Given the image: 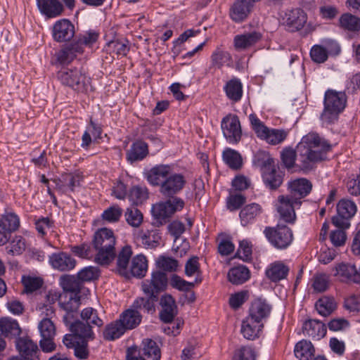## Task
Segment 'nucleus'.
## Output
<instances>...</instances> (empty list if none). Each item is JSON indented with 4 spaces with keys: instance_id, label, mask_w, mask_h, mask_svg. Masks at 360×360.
Returning a JSON list of instances; mask_svg holds the SVG:
<instances>
[{
    "instance_id": "obj_1",
    "label": "nucleus",
    "mask_w": 360,
    "mask_h": 360,
    "mask_svg": "<svg viewBox=\"0 0 360 360\" xmlns=\"http://www.w3.org/2000/svg\"><path fill=\"white\" fill-rule=\"evenodd\" d=\"M148 182L153 186L160 187V193L169 199L160 202L152 208L154 217L153 224L159 227L165 224L172 216L176 212L181 211L184 205V201L176 196L184 188L186 180L181 173L173 172L170 165H156L145 173Z\"/></svg>"
},
{
    "instance_id": "obj_2",
    "label": "nucleus",
    "mask_w": 360,
    "mask_h": 360,
    "mask_svg": "<svg viewBox=\"0 0 360 360\" xmlns=\"http://www.w3.org/2000/svg\"><path fill=\"white\" fill-rule=\"evenodd\" d=\"M331 149L332 146L328 141L316 132H310L302 138L297 146V150L285 148L281 158L287 169L296 167L303 173H308L314 169L317 163L327 159V153Z\"/></svg>"
},
{
    "instance_id": "obj_3",
    "label": "nucleus",
    "mask_w": 360,
    "mask_h": 360,
    "mask_svg": "<svg viewBox=\"0 0 360 360\" xmlns=\"http://www.w3.org/2000/svg\"><path fill=\"white\" fill-rule=\"evenodd\" d=\"M312 187V183L306 178H298L288 182V194L278 197L276 210L281 220L287 224H295L297 219L295 209L301 206V200L311 193Z\"/></svg>"
},
{
    "instance_id": "obj_4",
    "label": "nucleus",
    "mask_w": 360,
    "mask_h": 360,
    "mask_svg": "<svg viewBox=\"0 0 360 360\" xmlns=\"http://www.w3.org/2000/svg\"><path fill=\"white\" fill-rule=\"evenodd\" d=\"M70 331L71 334H66L63 337L64 345L74 349V355L78 359H87L89 356V341L96 338L93 330L78 322L72 326Z\"/></svg>"
},
{
    "instance_id": "obj_5",
    "label": "nucleus",
    "mask_w": 360,
    "mask_h": 360,
    "mask_svg": "<svg viewBox=\"0 0 360 360\" xmlns=\"http://www.w3.org/2000/svg\"><path fill=\"white\" fill-rule=\"evenodd\" d=\"M115 243L116 239L111 229H98L94 234L91 243L94 252H97L94 262L101 266L109 265L116 257Z\"/></svg>"
},
{
    "instance_id": "obj_6",
    "label": "nucleus",
    "mask_w": 360,
    "mask_h": 360,
    "mask_svg": "<svg viewBox=\"0 0 360 360\" xmlns=\"http://www.w3.org/2000/svg\"><path fill=\"white\" fill-rule=\"evenodd\" d=\"M57 78L63 85L78 92L86 93L92 89L91 78L80 69L63 68L57 72Z\"/></svg>"
},
{
    "instance_id": "obj_7",
    "label": "nucleus",
    "mask_w": 360,
    "mask_h": 360,
    "mask_svg": "<svg viewBox=\"0 0 360 360\" xmlns=\"http://www.w3.org/2000/svg\"><path fill=\"white\" fill-rule=\"evenodd\" d=\"M263 233L269 243L280 250L287 249L294 240L292 230L283 223H278L276 226H266Z\"/></svg>"
},
{
    "instance_id": "obj_8",
    "label": "nucleus",
    "mask_w": 360,
    "mask_h": 360,
    "mask_svg": "<svg viewBox=\"0 0 360 360\" xmlns=\"http://www.w3.org/2000/svg\"><path fill=\"white\" fill-rule=\"evenodd\" d=\"M250 121L257 136L262 140H264L269 144L278 145L282 143L288 136V132L284 129L267 127L256 116V114H250Z\"/></svg>"
},
{
    "instance_id": "obj_9",
    "label": "nucleus",
    "mask_w": 360,
    "mask_h": 360,
    "mask_svg": "<svg viewBox=\"0 0 360 360\" xmlns=\"http://www.w3.org/2000/svg\"><path fill=\"white\" fill-rule=\"evenodd\" d=\"M160 349L157 342L150 338L143 339L141 346L128 347L126 352V360L135 358L136 360H160Z\"/></svg>"
},
{
    "instance_id": "obj_10",
    "label": "nucleus",
    "mask_w": 360,
    "mask_h": 360,
    "mask_svg": "<svg viewBox=\"0 0 360 360\" xmlns=\"http://www.w3.org/2000/svg\"><path fill=\"white\" fill-rule=\"evenodd\" d=\"M337 214L332 217V224L338 229H347L350 219L357 211L355 202L349 199H341L337 204Z\"/></svg>"
},
{
    "instance_id": "obj_11",
    "label": "nucleus",
    "mask_w": 360,
    "mask_h": 360,
    "mask_svg": "<svg viewBox=\"0 0 360 360\" xmlns=\"http://www.w3.org/2000/svg\"><path fill=\"white\" fill-rule=\"evenodd\" d=\"M221 130L228 143L238 144L242 138L241 125L236 115L227 114L221 121Z\"/></svg>"
},
{
    "instance_id": "obj_12",
    "label": "nucleus",
    "mask_w": 360,
    "mask_h": 360,
    "mask_svg": "<svg viewBox=\"0 0 360 360\" xmlns=\"http://www.w3.org/2000/svg\"><path fill=\"white\" fill-rule=\"evenodd\" d=\"M167 285V274L161 270H154L151 273L150 279L142 281L141 290L143 293H153L159 296L160 292L166 290Z\"/></svg>"
},
{
    "instance_id": "obj_13",
    "label": "nucleus",
    "mask_w": 360,
    "mask_h": 360,
    "mask_svg": "<svg viewBox=\"0 0 360 360\" xmlns=\"http://www.w3.org/2000/svg\"><path fill=\"white\" fill-rule=\"evenodd\" d=\"M347 102V97L345 92L328 89L324 95L323 112H342Z\"/></svg>"
},
{
    "instance_id": "obj_14",
    "label": "nucleus",
    "mask_w": 360,
    "mask_h": 360,
    "mask_svg": "<svg viewBox=\"0 0 360 360\" xmlns=\"http://www.w3.org/2000/svg\"><path fill=\"white\" fill-rule=\"evenodd\" d=\"M305 12L299 8L287 11L283 17V25L292 32L301 30L307 22Z\"/></svg>"
},
{
    "instance_id": "obj_15",
    "label": "nucleus",
    "mask_w": 360,
    "mask_h": 360,
    "mask_svg": "<svg viewBox=\"0 0 360 360\" xmlns=\"http://www.w3.org/2000/svg\"><path fill=\"white\" fill-rule=\"evenodd\" d=\"M68 300L60 301L59 305L62 309L65 311L63 319L65 325L70 329V325L75 321L78 315V309L81 304V295H76V297L69 295L66 297Z\"/></svg>"
},
{
    "instance_id": "obj_16",
    "label": "nucleus",
    "mask_w": 360,
    "mask_h": 360,
    "mask_svg": "<svg viewBox=\"0 0 360 360\" xmlns=\"http://www.w3.org/2000/svg\"><path fill=\"white\" fill-rule=\"evenodd\" d=\"M271 309V305L268 303L266 300L261 297L257 298L252 302L247 317L257 323H263V321L269 316Z\"/></svg>"
},
{
    "instance_id": "obj_17",
    "label": "nucleus",
    "mask_w": 360,
    "mask_h": 360,
    "mask_svg": "<svg viewBox=\"0 0 360 360\" xmlns=\"http://www.w3.org/2000/svg\"><path fill=\"white\" fill-rule=\"evenodd\" d=\"M251 0H235L229 9L231 19L235 22H242L245 20L254 6Z\"/></svg>"
},
{
    "instance_id": "obj_18",
    "label": "nucleus",
    "mask_w": 360,
    "mask_h": 360,
    "mask_svg": "<svg viewBox=\"0 0 360 360\" xmlns=\"http://www.w3.org/2000/svg\"><path fill=\"white\" fill-rule=\"evenodd\" d=\"M15 347L20 358L24 360H38L39 352L37 345L29 337L18 338L15 340Z\"/></svg>"
},
{
    "instance_id": "obj_19",
    "label": "nucleus",
    "mask_w": 360,
    "mask_h": 360,
    "mask_svg": "<svg viewBox=\"0 0 360 360\" xmlns=\"http://www.w3.org/2000/svg\"><path fill=\"white\" fill-rule=\"evenodd\" d=\"M75 33V26L69 20L62 19L53 25L52 34L53 39L57 42L70 41Z\"/></svg>"
},
{
    "instance_id": "obj_20",
    "label": "nucleus",
    "mask_w": 360,
    "mask_h": 360,
    "mask_svg": "<svg viewBox=\"0 0 360 360\" xmlns=\"http://www.w3.org/2000/svg\"><path fill=\"white\" fill-rule=\"evenodd\" d=\"M160 304L162 307L160 319L165 323H172L178 313L175 300L171 295L167 294L162 296Z\"/></svg>"
},
{
    "instance_id": "obj_21",
    "label": "nucleus",
    "mask_w": 360,
    "mask_h": 360,
    "mask_svg": "<svg viewBox=\"0 0 360 360\" xmlns=\"http://www.w3.org/2000/svg\"><path fill=\"white\" fill-rule=\"evenodd\" d=\"M51 266L60 271H68L76 266V260L65 252H54L49 256Z\"/></svg>"
},
{
    "instance_id": "obj_22",
    "label": "nucleus",
    "mask_w": 360,
    "mask_h": 360,
    "mask_svg": "<svg viewBox=\"0 0 360 360\" xmlns=\"http://www.w3.org/2000/svg\"><path fill=\"white\" fill-rule=\"evenodd\" d=\"M60 285L65 292V297H68V294L75 297L80 295L81 291L84 285L79 279L77 275H63L60 278Z\"/></svg>"
},
{
    "instance_id": "obj_23",
    "label": "nucleus",
    "mask_w": 360,
    "mask_h": 360,
    "mask_svg": "<svg viewBox=\"0 0 360 360\" xmlns=\"http://www.w3.org/2000/svg\"><path fill=\"white\" fill-rule=\"evenodd\" d=\"M37 5L40 12L49 18L60 15L64 10L58 0H37Z\"/></svg>"
},
{
    "instance_id": "obj_24",
    "label": "nucleus",
    "mask_w": 360,
    "mask_h": 360,
    "mask_svg": "<svg viewBox=\"0 0 360 360\" xmlns=\"http://www.w3.org/2000/svg\"><path fill=\"white\" fill-rule=\"evenodd\" d=\"M290 269L282 261H276L271 263L265 271L266 276L274 283L286 278Z\"/></svg>"
},
{
    "instance_id": "obj_25",
    "label": "nucleus",
    "mask_w": 360,
    "mask_h": 360,
    "mask_svg": "<svg viewBox=\"0 0 360 360\" xmlns=\"http://www.w3.org/2000/svg\"><path fill=\"white\" fill-rule=\"evenodd\" d=\"M0 332L4 338L16 340L20 338L22 330L16 320L9 317H3L0 319Z\"/></svg>"
},
{
    "instance_id": "obj_26",
    "label": "nucleus",
    "mask_w": 360,
    "mask_h": 360,
    "mask_svg": "<svg viewBox=\"0 0 360 360\" xmlns=\"http://www.w3.org/2000/svg\"><path fill=\"white\" fill-rule=\"evenodd\" d=\"M84 49L81 48L79 44L72 41L70 44L64 46L56 54L57 60L63 65L71 63L77 54H81Z\"/></svg>"
},
{
    "instance_id": "obj_27",
    "label": "nucleus",
    "mask_w": 360,
    "mask_h": 360,
    "mask_svg": "<svg viewBox=\"0 0 360 360\" xmlns=\"http://www.w3.org/2000/svg\"><path fill=\"white\" fill-rule=\"evenodd\" d=\"M262 206L256 202L250 203L244 206L240 211L239 217L243 226L253 223L262 213Z\"/></svg>"
},
{
    "instance_id": "obj_28",
    "label": "nucleus",
    "mask_w": 360,
    "mask_h": 360,
    "mask_svg": "<svg viewBox=\"0 0 360 360\" xmlns=\"http://www.w3.org/2000/svg\"><path fill=\"white\" fill-rule=\"evenodd\" d=\"M303 333L314 339L320 340L327 332L325 323L317 319H309L302 326Z\"/></svg>"
},
{
    "instance_id": "obj_29",
    "label": "nucleus",
    "mask_w": 360,
    "mask_h": 360,
    "mask_svg": "<svg viewBox=\"0 0 360 360\" xmlns=\"http://www.w3.org/2000/svg\"><path fill=\"white\" fill-rule=\"evenodd\" d=\"M132 255V250L130 245L124 246L117 256L115 271L119 275L129 279L128 266Z\"/></svg>"
},
{
    "instance_id": "obj_30",
    "label": "nucleus",
    "mask_w": 360,
    "mask_h": 360,
    "mask_svg": "<svg viewBox=\"0 0 360 360\" xmlns=\"http://www.w3.org/2000/svg\"><path fill=\"white\" fill-rule=\"evenodd\" d=\"M148 155V144L141 140L138 139L134 141L129 150L127 151V160L130 163H134L137 161L143 160Z\"/></svg>"
},
{
    "instance_id": "obj_31",
    "label": "nucleus",
    "mask_w": 360,
    "mask_h": 360,
    "mask_svg": "<svg viewBox=\"0 0 360 360\" xmlns=\"http://www.w3.org/2000/svg\"><path fill=\"white\" fill-rule=\"evenodd\" d=\"M80 317L82 320H79L77 318V319L71 323L70 329L72 328V326L78 322L85 326L89 327L91 330H92L91 325H95L99 328L103 325V321L98 317L97 311L92 307H86L84 309L81 311Z\"/></svg>"
},
{
    "instance_id": "obj_32",
    "label": "nucleus",
    "mask_w": 360,
    "mask_h": 360,
    "mask_svg": "<svg viewBox=\"0 0 360 360\" xmlns=\"http://www.w3.org/2000/svg\"><path fill=\"white\" fill-rule=\"evenodd\" d=\"M263 328L264 323H257L255 320L246 317L242 322L240 331L245 339L254 340L259 337Z\"/></svg>"
},
{
    "instance_id": "obj_33",
    "label": "nucleus",
    "mask_w": 360,
    "mask_h": 360,
    "mask_svg": "<svg viewBox=\"0 0 360 360\" xmlns=\"http://www.w3.org/2000/svg\"><path fill=\"white\" fill-rule=\"evenodd\" d=\"M284 173L277 170L274 165L262 174L263 181L266 188L271 191L277 190L283 182Z\"/></svg>"
},
{
    "instance_id": "obj_34",
    "label": "nucleus",
    "mask_w": 360,
    "mask_h": 360,
    "mask_svg": "<svg viewBox=\"0 0 360 360\" xmlns=\"http://www.w3.org/2000/svg\"><path fill=\"white\" fill-rule=\"evenodd\" d=\"M262 34L255 31L243 34H238L234 37V46L236 49H247L255 45L262 39Z\"/></svg>"
},
{
    "instance_id": "obj_35",
    "label": "nucleus",
    "mask_w": 360,
    "mask_h": 360,
    "mask_svg": "<svg viewBox=\"0 0 360 360\" xmlns=\"http://www.w3.org/2000/svg\"><path fill=\"white\" fill-rule=\"evenodd\" d=\"M120 321L127 330L136 328L141 322L142 316L136 309H128L124 311L119 317Z\"/></svg>"
},
{
    "instance_id": "obj_36",
    "label": "nucleus",
    "mask_w": 360,
    "mask_h": 360,
    "mask_svg": "<svg viewBox=\"0 0 360 360\" xmlns=\"http://www.w3.org/2000/svg\"><path fill=\"white\" fill-rule=\"evenodd\" d=\"M148 270V260L143 255H138L133 257L130 269L129 270V278L131 276L137 278H143Z\"/></svg>"
},
{
    "instance_id": "obj_37",
    "label": "nucleus",
    "mask_w": 360,
    "mask_h": 360,
    "mask_svg": "<svg viewBox=\"0 0 360 360\" xmlns=\"http://www.w3.org/2000/svg\"><path fill=\"white\" fill-rule=\"evenodd\" d=\"M228 280L233 285H241L250 277V272L248 267L240 265L229 269L227 274Z\"/></svg>"
},
{
    "instance_id": "obj_38",
    "label": "nucleus",
    "mask_w": 360,
    "mask_h": 360,
    "mask_svg": "<svg viewBox=\"0 0 360 360\" xmlns=\"http://www.w3.org/2000/svg\"><path fill=\"white\" fill-rule=\"evenodd\" d=\"M127 331L120 319L106 325L103 332L105 340L113 341L120 338Z\"/></svg>"
},
{
    "instance_id": "obj_39",
    "label": "nucleus",
    "mask_w": 360,
    "mask_h": 360,
    "mask_svg": "<svg viewBox=\"0 0 360 360\" xmlns=\"http://www.w3.org/2000/svg\"><path fill=\"white\" fill-rule=\"evenodd\" d=\"M223 161L229 168L238 170L243 165V158L241 155L236 150L226 148L222 152Z\"/></svg>"
},
{
    "instance_id": "obj_40",
    "label": "nucleus",
    "mask_w": 360,
    "mask_h": 360,
    "mask_svg": "<svg viewBox=\"0 0 360 360\" xmlns=\"http://www.w3.org/2000/svg\"><path fill=\"white\" fill-rule=\"evenodd\" d=\"M146 297H140L133 302L132 307L139 309H143L146 312L155 311V303L158 301L159 296L153 293H144Z\"/></svg>"
},
{
    "instance_id": "obj_41",
    "label": "nucleus",
    "mask_w": 360,
    "mask_h": 360,
    "mask_svg": "<svg viewBox=\"0 0 360 360\" xmlns=\"http://www.w3.org/2000/svg\"><path fill=\"white\" fill-rule=\"evenodd\" d=\"M314 351L311 342L306 340L298 342L294 349L295 355L300 360H309L314 356Z\"/></svg>"
},
{
    "instance_id": "obj_42",
    "label": "nucleus",
    "mask_w": 360,
    "mask_h": 360,
    "mask_svg": "<svg viewBox=\"0 0 360 360\" xmlns=\"http://www.w3.org/2000/svg\"><path fill=\"white\" fill-rule=\"evenodd\" d=\"M224 90L227 97L233 101H239L243 96V85L238 78H233L226 84Z\"/></svg>"
},
{
    "instance_id": "obj_43",
    "label": "nucleus",
    "mask_w": 360,
    "mask_h": 360,
    "mask_svg": "<svg viewBox=\"0 0 360 360\" xmlns=\"http://www.w3.org/2000/svg\"><path fill=\"white\" fill-rule=\"evenodd\" d=\"M231 60V56L229 52L217 47L211 56V66L209 70L212 68H221L226 63Z\"/></svg>"
},
{
    "instance_id": "obj_44",
    "label": "nucleus",
    "mask_w": 360,
    "mask_h": 360,
    "mask_svg": "<svg viewBox=\"0 0 360 360\" xmlns=\"http://www.w3.org/2000/svg\"><path fill=\"white\" fill-rule=\"evenodd\" d=\"M336 307L334 299L328 297L320 298L315 304L318 313L323 316L330 315L335 310Z\"/></svg>"
},
{
    "instance_id": "obj_45",
    "label": "nucleus",
    "mask_w": 360,
    "mask_h": 360,
    "mask_svg": "<svg viewBox=\"0 0 360 360\" xmlns=\"http://www.w3.org/2000/svg\"><path fill=\"white\" fill-rule=\"evenodd\" d=\"M128 198L133 205H141L148 198V189L146 187L134 186L129 190Z\"/></svg>"
},
{
    "instance_id": "obj_46",
    "label": "nucleus",
    "mask_w": 360,
    "mask_h": 360,
    "mask_svg": "<svg viewBox=\"0 0 360 360\" xmlns=\"http://www.w3.org/2000/svg\"><path fill=\"white\" fill-rule=\"evenodd\" d=\"M141 243L146 248H155L160 245L161 236L159 230H147L141 235Z\"/></svg>"
},
{
    "instance_id": "obj_47",
    "label": "nucleus",
    "mask_w": 360,
    "mask_h": 360,
    "mask_svg": "<svg viewBox=\"0 0 360 360\" xmlns=\"http://www.w3.org/2000/svg\"><path fill=\"white\" fill-rule=\"evenodd\" d=\"M20 226V219L13 212L6 213L0 218V227L11 233L15 231Z\"/></svg>"
},
{
    "instance_id": "obj_48",
    "label": "nucleus",
    "mask_w": 360,
    "mask_h": 360,
    "mask_svg": "<svg viewBox=\"0 0 360 360\" xmlns=\"http://www.w3.org/2000/svg\"><path fill=\"white\" fill-rule=\"evenodd\" d=\"M21 283L24 287L23 292L30 294L42 287L44 280L40 277L22 276Z\"/></svg>"
},
{
    "instance_id": "obj_49",
    "label": "nucleus",
    "mask_w": 360,
    "mask_h": 360,
    "mask_svg": "<svg viewBox=\"0 0 360 360\" xmlns=\"http://www.w3.org/2000/svg\"><path fill=\"white\" fill-rule=\"evenodd\" d=\"M77 275L84 285V283L98 280L101 276V270L97 266H85L79 271Z\"/></svg>"
},
{
    "instance_id": "obj_50",
    "label": "nucleus",
    "mask_w": 360,
    "mask_h": 360,
    "mask_svg": "<svg viewBox=\"0 0 360 360\" xmlns=\"http://www.w3.org/2000/svg\"><path fill=\"white\" fill-rule=\"evenodd\" d=\"M336 271L342 278L358 283V281L356 279V276H358L357 269L354 264L342 263L336 267Z\"/></svg>"
},
{
    "instance_id": "obj_51",
    "label": "nucleus",
    "mask_w": 360,
    "mask_h": 360,
    "mask_svg": "<svg viewBox=\"0 0 360 360\" xmlns=\"http://www.w3.org/2000/svg\"><path fill=\"white\" fill-rule=\"evenodd\" d=\"M340 26L345 30L356 32L360 30V18L350 13H345L340 18Z\"/></svg>"
},
{
    "instance_id": "obj_52",
    "label": "nucleus",
    "mask_w": 360,
    "mask_h": 360,
    "mask_svg": "<svg viewBox=\"0 0 360 360\" xmlns=\"http://www.w3.org/2000/svg\"><path fill=\"white\" fill-rule=\"evenodd\" d=\"M70 250L75 256L83 259H91L96 255L91 245L86 243L71 246Z\"/></svg>"
},
{
    "instance_id": "obj_53",
    "label": "nucleus",
    "mask_w": 360,
    "mask_h": 360,
    "mask_svg": "<svg viewBox=\"0 0 360 360\" xmlns=\"http://www.w3.org/2000/svg\"><path fill=\"white\" fill-rule=\"evenodd\" d=\"M62 177L64 181L68 182V186L72 192L75 191V187L80 186V183L84 179L83 174L79 170L63 174Z\"/></svg>"
},
{
    "instance_id": "obj_54",
    "label": "nucleus",
    "mask_w": 360,
    "mask_h": 360,
    "mask_svg": "<svg viewBox=\"0 0 360 360\" xmlns=\"http://www.w3.org/2000/svg\"><path fill=\"white\" fill-rule=\"evenodd\" d=\"M128 224L133 227H139L143 221V214L136 207L127 208L124 214Z\"/></svg>"
},
{
    "instance_id": "obj_55",
    "label": "nucleus",
    "mask_w": 360,
    "mask_h": 360,
    "mask_svg": "<svg viewBox=\"0 0 360 360\" xmlns=\"http://www.w3.org/2000/svg\"><path fill=\"white\" fill-rule=\"evenodd\" d=\"M159 269L168 272L176 271L179 266V262L170 257L160 256L156 262Z\"/></svg>"
},
{
    "instance_id": "obj_56",
    "label": "nucleus",
    "mask_w": 360,
    "mask_h": 360,
    "mask_svg": "<svg viewBox=\"0 0 360 360\" xmlns=\"http://www.w3.org/2000/svg\"><path fill=\"white\" fill-rule=\"evenodd\" d=\"M252 245L246 240L240 242L239 248L236 252L234 257L239 258L244 262H248L252 258Z\"/></svg>"
},
{
    "instance_id": "obj_57",
    "label": "nucleus",
    "mask_w": 360,
    "mask_h": 360,
    "mask_svg": "<svg viewBox=\"0 0 360 360\" xmlns=\"http://www.w3.org/2000/svg\"><path fill=\"white\" fill-rule=\"evenodd\" d=\"M170 285L172 288L179 291H189L195 286V283L188 282L183 279L177 274H173L170 279Z\"/></svg>"
},
{
    "instance_id": "obj_58",
    "label": "nucleus",
    "mask_w": 360,
    "mask_h": 360,
    "mask_svg": "<svg viewBox=\"0 0 360 360\" xmlns=\"http://www.w3.org/2000/svg\"><path fill=\"white\" fill-rule=\"evenodd\" d=\"M26 248L25 239L21 236H16L6 248L8 252L14 255L22 254Z\"/></svg>"
},
{
    "instance_id": "obj_59",
    "label": "nucleus",
    "mask_w": 360,
    "mask_h": 360,
    "mask_svg": "<svg viewBox=\"0 0 360 360\" xmlns=\"http://www.w3.org/2000/svg\"><path fill=\"white\" fill-rule=\"evenodd\" d=\"M257 354L255 349L249 346H243L237 349L233 360H256Z\"/></svg>"
},
{
    "instance_id": "obj_60",
    "label": "nucleus",
    "mask_w": 360,
    "mask_h": 360,
    "mask_svg": "<svg viewBox=\"0 0 360 360\" xmlns=\"http://www.w3.org/2000/svg\"><path fill=\"white\" fill-rule=\"evenodd\" d=\"M253 163L257 167L266 169L273 166L274 161L266 152L258 151L254 156Z\"/></svg>"
},
{
    "instance_id": "obj_61",
    "label": "nucleus",
    "mask_w": 360,
    "mask_h": 360,
    "mask_svg": "<svg viewBox=\"0 0 360 360\" xmlns=\"http://www.w3.org/2000/svg\"><path fill=\"white\" fill-rule=\"evenodd\" d=\"M122 214V210L118 205H112L105 210L102 217L105 221L110 223L117 222Z\"/></svg>"
},
{
    "instance_id": "obj_62",
    "label": "nucleus",
    "mask_w": 360,
    "mask_h": 360,
    "mask_svg": "<svg viewBox=\"0 0 360 360\" xmlns=\"http://www.w3.org/2000/svg\"><path fill=\"white\" fill-rule=\"evenodd\" d=\"M39 330L41 337H54L56 327L52 321L49 318L43 319L39 323Z\"/></svg>"
},
{
    "instance_id": "obj_63",
    "label": "nucleus",
    "mask_w": 360,
    "mask_h": 360,
    "mask_svg": "<svg viewBox=\"0 0 360 360\" xmlns=\"http://www.w3.org/2000/svg\"><path fill=\"white\" fill-rule=\"evenodd\" d=\"M311 60L316 63H324L328 57L327 50L322 46L314 45L310 51Z\"/></svg>"
},
{
    "instance_id": "obj_64",
    "label": "nucleus",
    "mask_w": 360,
    "mask_h": 360,
    "mask_svg": "<svg viewBox=\"0 0 360 360\" xmlns=\"http://www.w3.org/2000/svg\"><path fill=\"white\" fill-rule=\"evenodd\" d=\"M246 202V198L241 194L230 195L226 200V207L230 211H236Z\"/></svg>"
}]
</instances>
